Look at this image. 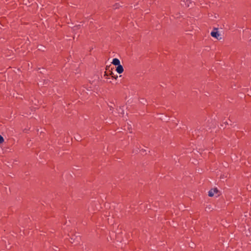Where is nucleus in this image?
Listing matches in <instances>:
<instances>
[{"mask_svg": "<svg viewBox=\"0 0 251 251\" xmlns=\"http://www.w3.org/2000/svg\"><path fill=\"white\" fill-rule=\"evenodd\" d=\"M219 190L217 188H212L208 192V196L210 197H213L215 195L219 196Z\"/></svg>", "mask_w": 251, "mask_h": 251, "instance_id": "1", "label": "nucleus"}, {"mask_svg": "<svg viewBox=\"0 0 251 251\" xmlns=\"http://www.w3.org/2000/svg\"><path fill=\"white\" fill-rule=\"evenodd\" d=\"M211 36L213 37H214L216 38L217 39L220 40V38H219V37L220 36V34L219 33L218 31V28H214L213 31H212L211 33Z\"/></svg>", "mask_w": 251, "mask_h": 251, "instance_id": "2", "label": "nucleus"}, {"mask_svg": "<svg viewBox=\"0 0 251 251\" xmlns=\"http://www.w3.org/2000/svg\"><path fill=\"white\" fill-rule=\"evenodd\" d=\"M116 71L119 74H122L124 72L123 67L121 65H119L117 66Z\"/></svg>", "mask_w": 251, "mask_h": 251, "instance_id": "3", "label": "nucleus"}, {"mask_svg": "<svg viewBox=\"0 0 251 251\" xmlns=\"http://www.w3.org/2000/svg\"><path fill=\"white\" fill-rule=\"evenodd\" d=\"M112 63L115 66H118L120 64V61L118 58H114Z\"/></svg>", "mask_w": 251, "mask_h": 251, "instance_id": "4", "label": "nucleus"}, {"mask_svg": "<svg viewBox=\"0 0 251 251\" xmlns=\"http://www.w3.org/2000/svg\"><path fill=\"white\" fill-rule=\"evenodd\" d=\"M3 141H4V139H3V137L0 135V144L3 142Z\"/></svg>", "mask_w": 251, "mask_h": 251, "instance_id": "5", "label": "nucleus"}, {"mask_svg": "<svg viewBox=\"0 0 251 251\" xmlns=\"http://www.w3.org/2000/svg\"><path fill=\"white\" fill-rule=\"evenodd\" d=\"M108 75H108V74L106 72H105V73H104V76H105V77H106V78L107 79H109V78H108V77H107V76H108Z\"/></svg>", "mask_w": 251, "mask_h": 251, "instance_id": "6", "label": "nucleus"}, {"mask_svg": "<svg viewBox=\"0 0 251 251\" xmlns=\"http://www.w3.org/2000/svg\"><path fill=\"white\" fill-rule=\"evenodd\" d=\"M112 77H113V78H114L116 79L117 78V77H118V76L117 75H116V76L115 75H112Z\"/></svg>", "mask_w": 251, "mask_h": 251, "instance_id": "7", "label": "nucleus"}, {"mask_svg": "<svg viewBox=\"0 0 251 251\" xmlns=\"http://www.w3.org/2000/svg\"><path fill=\"white\" fill-rule=\"evenodd\" d=\"M109 75L112 76V75H114V74L112 72H110Z\"/></svg>", "mask_w": 251, "mask_h": 251, "instance_id": "8", "label": "nucleus"}, {"mask_svg": "<svg viewBox=\"0 0 251 251\" xmlns=\"http://www.w3.org/2000/svg\"><path fill=\"white\" fill-rule=\"evenodd\" d=\"M78 27V26H74V28H77Z\"/></svg>", "mask_w": 251, "mask_h": 251, "instance_id": "9", "label": "nucleus"}]
</instances>
